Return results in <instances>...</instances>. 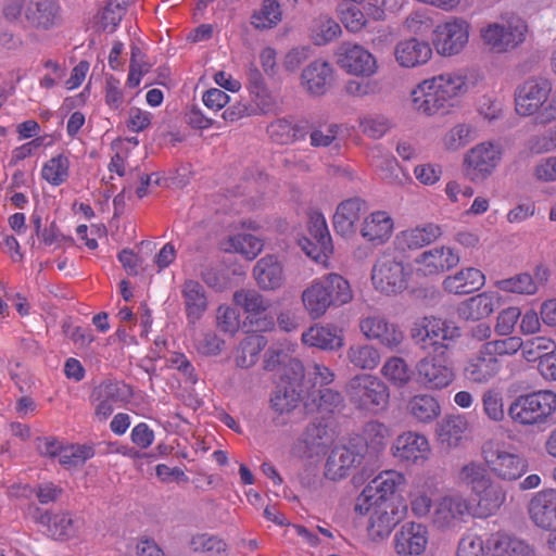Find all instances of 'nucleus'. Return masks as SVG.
<instances>
[{
    "instance_id": "obj_25",
    "label": "nucleus",
    "mask_w": 556,
    "mask_h": 556,
    "mask_svg": "<svg viewBox=\"0 0 556 556\" xmlns=\"http://www.w3.org/2000/svg\"><path fill=\"white\" fill-rule=\"evenodd\" d=\"M432 77L448 112L452 113L459 106L460 99L470 90L467 72L460 68L443 72Z\"/></svg>"
},
{
    "instance_id": "obj_4",
    "label": "nucleus",
    "mask_w": 556,
    "mask_h": 556,
    "mask_svg": "<svg viewBox=\"0 0 556 556\" xmlns=\"http://www.w3.org/2000/svg\"><path fill=\"white\" fill-rule=\"evenodd\" d=\"M510 419L523 427L546 425L556 414V392L539 390L517 396L508 407Z\"/></svg>"
},
{
    "instance_id": "obj_9",
    "label": "nucleus",
    "mask_w": 556,
    "mask_h": 556,
    "mask_svg": "<svg viewBox=\"0 0 556 556\" xmlns=\"http://www.w3.org/2000/svg\"><path fill=\"white\" fill-rule=\"evenodd\" d=\"M481 455L490 472L504 481H515L528 470L527 459L498 440L486 441L482 445Z\"/></svg>"
},
{
    "instance_id": "obj_60",
    "label": "nucleus",
    "mask_w": 556,
    "mask_h": 556,
    "mask_svg": "<svg viewBox=\"0 0 556 556\" xmlns=\"http://www.w3.org/2000/svg\"><path fill=\"white\" fill-rule=\"evenodd\" d=\"M70 176V160L64 154L49 159L41 168V177L52 186H60Z\"/></svg>"
},
{
    "instance_id": "obj_18",
    "label": "nucleus",
    "mask_w": 556,
    "mask_h": 556,
    "mask_svg": "<svg viewBox=\"0 0 556 556\" xmlns=\"http://www.w3.org/2000/svg\"><path fill=\"white\" fill-rule=\"evenodd\" d=\"M459 261V254L455 249L438 245L416 255L413 261V270L420 277H437L455 267Z\"/></svg>"
},
{
    "instance_id": "obj_52",
    "label": "nucleus",
    "mask_w": 556,
    "mask_h": 556,
    "mask_svg": "<svg viewBox=\"0 0 556 556\" xmlns=\"http://www.w3.org/2000/svg\"><path fill=\"white\" fill-rule=\"evenodd\" d=\"M282 21L281 5L277 0H263L251 16V24L258 30L276 27Z\"/></svg>"
},
{
    "instance_id": "obj_34",
    "label": "nucleus",
    "mask_w": 556,
    "mask_h": 556,
    "mask_svg": "<svg viewBox=\"0 0 556 556\" xmlns=\"http://www.w3.org/2000/svg\"><path fill=\"white\" fill-rule=\"evenodd\" d=\"M369 162L381 179L390 185H403L408 179L397 160L381 146L371 149Z\"/></svg>"
},
{
    "instance_id": "obj_30",
    "label": "nucleus",
    "mask_w": 556,
    "mask_h": 556,
    "mask_svg": "<svg viewBox=\"0 0 556 556\" xmlns=\"http://www.w3.org/2000/svg\"><path fill=\"white\" fill-rule=\"evenodd\" d=\"M470 426L462 414L447 415L437 426L438 442L447 450H455L468 439Z\"/></svg>"
},
{
    "instance_id": "obj_8",
    "label": "nucleus",
    "mask_w": 556,
    "mask_h": 556,
    "mask_svg": "<svg viewBox=\"0 0 556 556\" xmlns=\"http://www.w3.org/2000/svg\"><path fill=\"white\" fill-rule=\"evenodd\" d=\"M412 274V266L403 258L383 253L372 265L370 282L378 293L388 296L396 295L408 287Z\"/></svg>"
},
{
    "instance_id": "obj_3",
    "label": "nucleus",
    "mask_w": 556,
    "mask_h": 556,
    "mask_svg": "<svg viewBox=\"0 0 556 556\" xmlns=\"http://www.w3.org/2000/svg\"><path fill=\"white\" fill-rule=\"evenodd\" d=\"M515 111L521 117H532L539 124L556 122V89L542 76L529 77L515 90Z\"/></svg>"
},
{
    "instance_id": "obj_31",
    "label": "nucleus",
    "mask_w": 556,
    "mask_h": 556,
    "mask_svg": "<svg viewBox=\"0 0 556 556\" xmlns=\"http://www.w3.org/2000/svg\"><path fill=\"white\" fill-rule=\"evenodd\" d=\"M333 74L332 65L328 61L318 59L303 70L301 84L311 94L323 96L330 87Z\"/></svg>"
},
{
    "instance_id": "obj_10",
    "label": "nucleus",
    "mask_w": 556,
    "mask_h": 556,
    "mask_svg": "<svg viewBox=\"0 0 556 556\" xmlns=\"http://www.w3.org/2000/svg\"><path fill=\"white\" fill-rule=\"evenodd\" d=\"M346 394L358 409L370 414L386 410L390 397L388 386L372 375L353 377L348 383Z\"/></svg>"
},
{
    "instance_id": "obj_12",
    "label": "nucleus",
    "mask_w": 556,
    "mask_h": 556,
    "mask_svg": "<svg viewBox=\"0 0 556 556\" xmlns=\"http://www.w3.org/2000/svg\"><path fill=\"white\" fill-rule=\"evenodd\" d=\"M410 334L422 349L431 346L438 353L450 349L451 343L460 337V329L452 320L426 316L413 324Z\"/></svg>"
},
{
    "instance_id": "obj_63",
    "label": "nucleus",
    "mask_w": 556,
    "mask_h": 556,
    "mask_svg": "<svg viewBox=\"0 0 556 556\" xmlns=\"http://www.w3.org/2000/svg\"><path fill=\"white\" fill-rule=\"evenodd\" d=\"M390 437V429L382 422L370 421L363 430V439L368 450L378 452L383 448Z\"/></svg>"
},
{
    "instance_id": "obj_59",
    "label": "nucleus",
    "mask_w": 556,
    "mask_h": 556,
    "mask_svg": "<svg viewBox=\"0 0 556 556\" xmlns=\"http://www.w3.org/2000/svg\"><path fill=\"white\" fill-rule=\"evenodd\" d=\"M341 33V26L328 15H320L315 18L311 27V38L318 46L327 45L337 39Z\"/></svg>"
},
{
    "instance_id": "obj_20",
    "label": "nucleus",
    "mask_w": 556,
    "mask_h": 556,
    "mask_svg": "<svg viewBox=\"0 0 556 556\" xmlns=\"http://www.w3.org/2000/svg\"><path fill=\"white\" fill-rule=\"evenodd\" d=\"M332 440L331 430L326 421H313L294 442L292 454L302 459L318 458L325 454Z\"/></svg>"
},
{
    "instance_id": "obj_39",
    "label": "nucleus",
    "mask_w": 556,
    "mask_h": 556,
    "mask_svg": "<svg viewBox=\"0 0 556 556\" xmlns=\"http://www.w3.org/2000/svg\"><path fill=\"white\" fill-rule=\"evenodd\" d=\"M442 235L441 227L435 224H425L400 231L395 237L399 249H419L439 239Z\"/></svg>"
},
{
    "instance_id": "obj_64",
    "label": "nucleus",
    "mask_w": 556,
    "mask_h": 556,
    "mask_svg": "<svg viewBox=\"0 0 556 556\" xmlns=\"http://www.w3.org/2000/svg\"><path fill=\"white\" fill-rule=\"evenodd\" d=\"M94 455L90 445H66L60 451L59 463L65 467H77Z\"/></svg>"
},
{
    "instance_id": "obj_24",
    "label": "nucleus",
    "mask_w": 556,
    "mask_h": 556,
    "mask_svg": "<svg viewBox=\"0 0 556 556\" xmlns=\"http://www.w3.org/2000/svg\"><path fill=\"white\" fill-rule=\"evenodd\" d=\"M364 455L354 446H334L325 464L324 476L331 481H340L351 475L363 462Z\"/></svg>"
},
{
    "instance_id": "obj_7",
    "label": "nucleus",
    "mask_w": 556,
    "mask_h": 556,
    "mask_svg": "<svg viewBox=\"0 0 556 556\" xmlns=\"http://www.w3.org/2000/svg\"><path fill=\"white\" fill-rule=\"evenodd\" d=\"M503 157L504 148L498 141L478 142L463 155V175L472 184L484 182L497 170Z\"/></svg>"
},
{
    "instance_id": "obj_51",
    "label": "nucleus",
    "mask_w": 556,
    "mask_h": 556,
    "mask_svg": "<svg viewBox=\"0 0 556 556\" xmlns=\"http://www.w3.org/2000/svg\"><path fill=\"white\" fill-rule=\"evenodd\" d=\"M477 138V129L470 123H457L442 137L441 144L444 150L456 152Z\"/></svg>"
},
{
    "instance_id": "obj_35",
    "label": "nucleus",
    "mask_w": 556,
    "mask_h": 556,
    "mask_svg": "<svg viewBox=\"0 0 556 556\" xmlns=\"http://www.w3.org/2000/svg\"><path fill=\"white\" fill-rule=\"evenodd\" d=\"M500 300V294L496 291H485L463 301L457 306V314L465 320H480L494 312Z\"/></svg>"
},
{
    "instance_id": "obj_54",
    "label": "nucleus",
    "mask_w": 556,
    "mask_h": 556,
    "mask_svg": "<svg viewBox=\"0 0 556 556\" xmlns=\"http://www.w3.org/2000/svg\"><path fill=\"white\" fill-rule=\"evenodd\" d=\"M265 345L266 340L263 336H248L236 350V365L240 368L252 367L257 362L258 355Z\"/></svg>"
},
{
    "instance_id": "obj_36",
    "label": "nucleus",
    "mask_w": 556,
    "mask_h": 556,
    "mask_svg": "<svg viewBox=\"0 0 556 556\" xmlns=\"http://www.w3.org/2000/svg\"><path fill=\"white\" fill-rule=\"evenodd\" d=\"M529 515L538 527L551 528L556 522V490L544 489L535 493L529 504Z\"/></svg>"
},
{
    "instance_id": "obj_62",
    "label": "nucleus",
    "mask_w": 556,
    "mask_h": 556,
    "mask_svg": "<svg viewBox=\"0 0 556 556\" xmlns=\"http://www.w3.org/2000/svg\"><path fill=\"white\" fill-rule=\"evenodd\" d=\"M555 342L546 337H535L530 340H522L520 349L522 357L527 362H541L554 348Z\"/></svg>"
},
{
    "instance_id": "obj_56",
    "label": "nucleus",
    "mask_w": 556,
    "mask_h": 556,
    "mask_svg": "<svg viewBox=\"0 0 556 556\" xmlns=\"http://www.w3.org/2000/svg\"><path fill=\"white\" fill-rule=\"evenodd\" d=\"M233 302L250 315H258L268 311L273 303L254 289H241L235 292Z\"/></svg>"
},
{
    "instance_id": "obj_44",
    "label": "nucleus",
    "mask_w": 556,
    "mask_h": 556,
    "mask_svg": "<svg viewBox=\"0 0 556 556\" xmlns=\"http://www.w3.org/2000/svg\"><path fill=\"white\" fill-rule=\"evenodd\" d=\"M489 556H532V548L522 540L506 534H493L486 541Z\"/></svg>"
},
{
    "instance_id": "obj_43",
    "label": "nucleus",
    "mask_w": 556,
    "mask_h": 556,
    "mask_svg": "<svg viewBox=\"0 0 556 556\" xmlns=\"http://www.w3.org/2000/svg\"><path fill=\"white\" fill-rule=\"evenodd\" d=\"M342 395L332 389H320L317 392L309 393L304 402V407L308 413H317L323 421L326 417L342 406Z\"/></svg>"
},
{
    "instance_id": "obj_57",
    "label": "nucleus",
    "mask_w": 556,
    "mask_h": 556,
    "mask_svg": "<svg viewBox=\"0 0 556 556\" xmlns=\"http://www.w3.org/2000/svg\"><path fill=\"white\" fill-rule=\"evenodd\" d=\"M349 362L356 368L372 370L380 363L379 351L369 344L351 345L346 352Z\"/></svg>"
},
{
    "instance_id": "obj_50",
    "label": "nucleus",
    "mask_w": 556,
    "mask_h": 556,
    "mask_svg": "<svg viewBox=\"0 0 556 556\" xmlns=\"http://www.w3.org/2000/svg\"><path fill=\"white\" fill-rule=\"evenodd\" d=\"M454 479L458 485L468 488L471 493L479 492L490 480L485 467L476 460H470L459 466Z\"/></svg>"
},
{
    "instance_id": "obj_22",
    "label": "nucleus",
    "mask_w": 556,
    "mask_h": 556,
    "mask_svg": "<svg viewBox=\"0 0 556 556\" xmlns=\"http://www.w3.org/2000/svg\"><path fill=\"white\" fill-rule=\"evenodd\" d=\"M409 104L414 112L427 117L450 114L433 77L421 80L412 89Z\"/></svg>"
},
{
    "instance_id": "obj_29",
    "label": "nucleus",
    "mask_w": 556,
    "mask_h": 556,
    "mask_svg": "<svg viewBox=\"0 0 556 556\" xmlns=\"http://www.w3.org/2000/svg\"><path fill=\"white\" fill-rule=\"evenodd\" d=\"M406 484V477L402 471L389 469L379 472L357 495L368 500L390 498Z\"/></svg>"
},
{
    "instance_id": "obj_19",
    "label": "nucleus",
    "mask_w": 556,
    "mask_h": 556,
    "mask_svg": "<svg viewBox=\"0 0 556 556\" xmlns=\"http://www.w3.org/2000/svg\"><path fill=\"white\" fill-rule=\"evenodd\" d=\"M430 532L419 521H406L395 532L392 545L397 556H422L428 549Z\"/></svg>"
},
{
    "instance_id": "obj_27",
    "label": "nucleus",
    "mask_w": 556,
    "mask_h": 556,
    "mask_svg": "<svg viewBox=\"0 0 556 556\" xmlns=\"http://www.w3.org/2000/svg\"><path fill=\"white\" fill-rule=\"evenodd\" d=\"M359 329L368 340H377L391 350L404 340V333L394 324L376 314L362 318Z\"/></svg>"
},
{
    "instance_id": "obj_6",
    "label": "nucleus",
    "mask_w": 556,
    "mask_h": 556,
    "mask_svg": "<svg viewBox=\"0 0 556 556\" xmlns=\"http://www.w3.org/2000/svg\"><path fill=\"white\" fill-rule=\"evenodd\" d=\"M528 33L527 21L517 13H506L480 31L483 42L496 53H507L517 49L525 43Z\"/></svg>"
},
{
    "instance_id": "obj_23",
    "label": "nucleus",
    "mask_w": 556,
    "mask_h": 556,
    "mask_svg": "<svg viewBox=\"0 0 556 556\" xmlns=\"http://www.w3.org/2000/svg\"><path fill=\"white\" fill-rule=\"evenodd\" d=\"M393 56L400 67L412 70L426 65L433 56V49L427 40L410 37L396 42Z\"/></svg>"
},
{
    "instance_id": "obj_47",
    "label": "nucleus",
    "mask_w": 556,
    "mask_h": 556,
    "mask_svg": "<svg viewBox=\"0 0 556 556\" xmlns=\"http://www.w3.org/2000/svg\"><path fill=\"white\" fill-rule=\"evenodd\" d=\"M58 5L53 0H31L25 10L28 22L33 26L43 29L54 25Z\"/></svg>"
},
{
    "instance_id": "obj_38",
    "label": "nucleus",
    "mask_w": 556,
    "mask_h": 556,
    "mask_svg": "<svg viewBox=\"0 0 556 556\" xmlns=\"http://www.w3.org/2000/svg\"><path fill=\"white\" fill-rule=\"evenodd\" d=\"M364 208V202L358 198H352L342 201L334 212L332 223L333 228L342 237H350L355 232V227L359 220Z\"/></svg>"
},
{
    "instance_id": "obj_28",
    "label": "nucleus",
    "mask_w": 556,
    "mask_h": 556,
    "mask_svg": "<svg viewBox=\"0 0 556 556\" xmlns=\"http://www.w3.org/2000/svg\"><path fill=\"white\" fill-rule=\"evenodd\" d=\"M502 368V363L492 357V355L486 354L482 344L475 354L467 358L463 374L470 382L483 384L496 377Z\"/></svg>"
},
{
    "instance_id": "obj_17",
    "label": "nucleus",
    "mask_w": 556,
    "mask_h": 556,
    "mask_svg": "<svg viewBox=\"0 0 556 556\" xmlns=\"http://www.w3.org/2000/svg\"><path fill=\"white\" fill-rule=\"evenodd\" d=\"M391 454L403 464L420 466L429 462L432 448L425 434L408 430L395 438L391 445Z\"/></svg>"
},
{
    "instance_id": "obj_61",
    "label": "nucleus",
    "mask_w": 556,
    "mask_h": 556,
    "mask_svg": "<svg viewBox=\"0 0 556 556\" xmlns=\"http://www.w3.org/2000/svg\"><path fill=\"white\" fill-rule=\"evenodd\" d=\"M483 345L486 354L492 355L503 364L505 357H511L520 351L522 339L520 337H503L486 341Z\"/></svg>"
},
{
    "instance_id": "obj_41",
    "label": "nucleus",
    "mask_w": 556,
    "mask_h": 556,
    "mask_svg": "<svg viewBox=\"0 0 556 556\" xmlns=\"http://www.w3.org/2000/svg\"><path fill=\"white\" fill-rule=\"evenodd\" d=\"M326 290L327 302L330 307H340L354 300L351 282L338 273H328L319 277Z\"/></svg>"
},
{
    "instance_id": "obj_42",
    "label": "nucleus",
    "mask_w": 556,
    "mask_h": 556,
    "mask_svg": "<svg viewBox=\"0 0 556 556\" xmlns=\"http://www.w3.org/2000/svg\"><path fill=\"white\" fill-rule=\"evenodd\" d=\"M302 342L321 350H337L343 345V337L336 327L314 325L302 333Z\"/></svg>"
},
{
    "instance_id": "obj_26",
    "label": "nucleus",
    "mask_w": 556,
    "mask_h": 556,
    "mask_svg": "<svg viewBox=\"0 0 556 556\" xmlns=\"http://www.w3.org/2000/svg\"><path fill=\"white\" fill-rule=\"evenodd\" d=\"M36 521L46 527L48 534L61 541H67L79 535L84 520L68 513L39 511Z\"/></svg>"
},
{
    "instance_id": "obj_49",
    "label": "nucleus",
    "mask_w": 556,
    "mask_h": 556,
    "mask_svg": "<svg viewBox=\"0 0 556 556\" xmlns=\"http://www.w3.org/2000/svg\"><path fill=\"white\" fill-rule=\"evenodd\" d=\"M263 241L250 233H237L223 241L222 248L228 253H239L247 260H254L263 250Z\"/></svg>"
},
{
    "instance_id": "obj_15",
    "label": "nucleus",
    "mask_w": 556,
    "mask_h": 556,
    "mask_svg": "<svg viewBox=\"0 0 556 556\" xmlns=\"http://www.w3.org/2000/svg\"><path fill=\"white\" fill-rule=\"evenodd\" d=\"M301 250L315 263L325 268L330 267V256L333 252L331 236L321 214L311 215L308 236L299 239Z\"/></svg>"
},
{
    "instance_id": "obj_33",
    "label": "nucleus",
    "mask_w": 556,
    "mask_h": 556,
    "mask_svg": "<svg viewBox=\"0 0 556 556\" xmlns=\"http://www.w3.org/2000/svg\"><path fill=\"white\" fill-rule=\"evenodd\" d=\"M394 229V222L391 215L386 211H375L368 214L361 224L362 237L375 244L386 243Z\"/></svg>"
},
{
    "instance_id": "obj_2",
    "label": "nucleus",
    "mask_w": 556,
    "mask_h": 556,
    "mask_svg": "<svg viewBox=\"0 0 556 556\" xmlns=\"http://www.w3.org/2000/svg\"><path fill=\"white\" fill-rule=\"evenodd\" d=\"M265 369L277 370L281 381L287 386L275 391L270 399L271 407L278 414L292 413L299 405L300 401L305 402L307 396H302L296 390L304 378V367L302 363L290 356L281 350H269L265 357Z\"/></svg>"
},
{
    "instance_id": "obj_21",
    "label": "nucleus",
    "mask_w": 556,
    "mask_h": 556,
    "mask_svg": "<svg viewBox=\"0 0 556 556\" xmlns=\"http://www.w3.org/2000/svg\"><path fill=\"white\" fill-rule=\"evenodd\" d=\"M409 104L414 112L427 117L450 114L433 77L421 80L412 89Z\"/></svg>"
},
{
    "instance_id": "obj_37",
    "label": "nucleus",
    "mask_w": 556,
    "mask_h": 556,
    "mask_svg": "<svg viewBox=\"0 0 556 556\" xmlns=\"http://www.w3.org/2000/svg\"><path fill=\"white\" fill-rule=\"evenodd\" d=\"M253 275L263 290H277L285 282L283 267L277 256L266 255L257 261Z\"/></svg>"
},
{
    "instance_id": "obj_48",
    "label": "nucleus",
    "mask_w": 556,
    "mask_h": 556,
    "mask_svg": "<svg viewBox=\"0 0 556 556\" xmlns=\"http://www.w3.org/2000/svg\"><path fill=\"white\" fill-rule=\"evenodd\" d=\"M472 494L477 497V509L480 517L494 515L506 500L503 489L493 484L491 479L479 492H472Z\"/></svg>"
},
{
    "instance_id": "obj_16",
    "label": "nucleus",
    "mask_w": 556,
    "mask_h": 556,
    "mask_svg": "<svg viewBox=\"0 0 556 556\" xmlns=\"http://www.w3.org/2000/svg\"><path fill=\"white\" fill-rule=\"evenodd\" d=\"M336 64L346 74L370 77L378 72L376 56L362 45L344 41L334 51Z\"/></svg>"
},
{
    "instance_id": "obj_53",
    "label": "nucleus",
    "mask_w": 556,
    "mask_h": 556,
    "mask_svg": "<svg viewBox=\"0 0 556 556\" xmlns=\"http://www.w3.org/2000/svg\"><path fill=\"white\" fill-rule=\"evenodd\" d=\"M119 388L115 383H104L96 391L94 415L100 421L106 420L118 404Z\"/></svg>"
},
{
    "instance_id": "obj_32",
    "label": "nucleus",
    "mask_w": 556,
    "mask_h": 556,
    "mask_svg": "<svg viewBox=\"0 0 556 556\" xmlns=\"http://www.w3.org/2000/svg\"><path fill=\"white\" fill-rule=\"evenodd\" d=\"M485 285V275L476 267H464L443 279L442 288L451 294H469Z\"/></svg>"
},
{
    "instance_id": "obj_45",
    "label": "nucleus",
    "mask_w": 556,
    "mask_h": 556,
    "mask_svg": "<svg viewBox=\"0 0 556 556\" xmlns=\"http://www.w3.org/2000/svg\"><path fill=\"white\" fill-rule=\"evenodd\" d=\"M301 301L307 315L312 319L324 316L329 309L326 290L320 278L313 279L302 291Z\"/></svg>"
},
{
    "instance_id": "obj_55",
    "label": "nucleus",
    "mask_w": 556,
    "mask_h": 556,
    "mask_svg": "<svg viewBox=\"0 0 556 556\" xmlns=\"http://www.w3.org/2000/svg\"><path fill=\"white\" fill-rule=\"evenodd\" d=\"M381 375L392 386L402 388L410 382L413 371L404 358L391 356L383 363Z\"/></svg>"
},
{
    "instance_id": "obj_14",
    "label": "nucleus",
    "mask_w": 556,
    "mask_h": 556,
    "mask_svg": "<svg viewBox=\"0 0 556 556\" xmlns=\"http://www.w3.org/2000/svg\"><path fill=\"white\" fill-rule=\"evenodd\" d=\"M415 369L417 382L428 390L446 389L456 378L453 361L445 351L422 357L417 362Z\"/></svg>"
},
{
    "instance_id": "obj_40",
    "label": "nucleus",
    "mask_w": 556,
    "mask_h": 556,
    "mask_svg": "<svg viewBox=\"0 0 556 556\" xmlns=\"http://www.w3.org/2000/svg\"><path fill=\"white\" fill-rule=\"evenodd\" d=\"M185 312L190 324L199 321L207 309V298L203 286L195 280H186L181 287Z\"/></svg>"
},
{
    "instance_id": "obj_58",
    "label": "nucleus",
    "mask_w": 556,
    "mask_h": 556,
    "mask_svg": "<svg viewBox=\"0 0 556 556\" xmlns=\"http://www.w3.org/2000/svg\"><path fill=\"white\" fill-rule=\"evenodd\" d=\"M495 287L504 292L534 295L539 291V283L529 273H520L513 277L495 281Z\"/></svg>"
},
{
    "instance_id": "obj_46",
    "label": "nucleus",
    "mask_w": 556,
    "mask_h": 556,
    "mask_svg": "<svg viewBox=\"0 0 556 556\" xmlns=\"http://www.w3.org/2000/svg\"><path fill=\"white\" fill-rule=\"evenodd\" d=\"M409 415L419 424H431L441 415V405L431 394H417L407 403Z\"/></svg>"
},
{
    "instance_id": "obj_11",
    "label": "nucleus",
    "mask_w": 556,
    "mask_h": 556,
    "mask_svg": "<svg viewBox=\"0 0 556 556\" xmlns=\"http://www.w3.org/2000/svg\"><path fill=\"white\" fill-rule=\"evenodd\" d=\"M403 0H343L338 13L349 31L357 33L367 24V17L383 20L387 12H394L402 7Z\"/></svg>"
},
{
    "instance_id": "obj_1",
    "label": "nucleus",
    "mask_w": 556,
    "mask_h": 556,
    "mask_svg": "<svg viewBox=\"0 0 556 556\" xmlns=\"http://www.w3.org/2000/svg\"><path fill=\"white\" fill-rule=\"evenodd\" d=\"M440 484L434 475H422L415 480L408 493L410 513L418 519H429L438 530H457L471 516L470 498L455 489L437 495Z\"/></svg>"
},
{
    "instance_id": "obj_5",
    "label": "nucleus",
    "mask_w": 556,
    "mask_h": 556,
    "mask_svg": "<svg viewBox=\"0 0 556 556\" xmlns=\"http://www.w3.org/2000/svg\"><path fill=\"white\" fill-rule=\"evenodd\" d=\"M354 511L366 517V534L368 540L375 543L387 540L401 521L399 508L391 501L356 496Z\"/></svg>"
},
{
    "instance_id": "obj_13",
    "label": "nucleus",
    "mask_w": 556,
    "mask_h": 556,
    "mask_svg": "<svg viewBox=\"0 0 556 556\" xmlns=\"http://www.w3.org/2000/svg\"><path fill=\"white\" fill-rule=\"evenodd\" d=\"M470 31L471 26L467 20L450 16L434 27L432 46L441 56H456L467 48Z\"/></svg>"
}]
</instances>
